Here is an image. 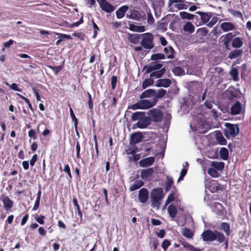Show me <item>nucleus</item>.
<instances>
[{
    "instance_id": "1",
    "label": "nucleus",
    "mask_w": 251,
    "mask_h": 251,
    "mask_svg": "<svg viewBox=\"0 0 251 251\" xmlns=\"http://www.w3.org/2000/svg\"><path fill=\"white\" fill-rule=\"evenodd\" d=\"M202 240L204 242H213L216 240L219 243H224L225 248L228 247V238L223 233L217 230L214 231L207 229L203 231L201 234Z\"/></svg>"
},
{
    "instance_id": "2",
    "label": "nucleus",
    "mask_w": 251,
    "mask_h": 251,
    "mask_svg": "<svg viewBox=\"0 0 251 251\" xmlns=\"http://www.w3.org/2000/svg\"><path fill=\"white\" fill-rule=\"evenodd\" d=\"M164 195L162 188L159 187L152 189L151 193V206L153 208H159Z\"/></svg>"
},
{
    "instance_id": "3",
    "label": "nucleus",
    "mask_w": 251,
    "mask_h": 251,
    "mask_svg": "<svg viewBox=\"0 0 251 251\" xmlns=\"http://www.w3.org/2000/svg\"><path fill=\"white\" fill-rule=\"evenodd\" d=\"M141 36L140 44L143 48L150 50L154 48V36L152 33L146 32L141 34Z\"/></svg>"
},
{
    "instance_id": "4",
    "label": "nucleus",
    "mask_w": 251,
    "mask_h": 251,
    "mask_svg": "<svg viewBox=\"0 0 251 251\" xmlns=\"http://www.w3.org/2000/svg\"><path fill=\"white\" fill-rule=\"evenodd\" d=\"M226 128L224 130L225 136L228 139L230 137H234L239 132V126L238 125H233L230 123L225 124Z\"/></svg>"
},
{
    "instance_id": "5",
    "label": "nucleus",
    "mask_w": 251,
    "mask_h": 251,
    "mask_svg": "<svg viewBox=\"0 0 251 251\" xmlns=\"http://www.w3.org/2000/svg\"><path fill=\"white\" fill-rule=\"evenodd\" d=\"M148 114L151 122L157 123L162 121L163 119V115L161 111L157 108L150 110Z\"/></svg>"
},
{
    "instance_id": "6",
    "label": "nucleus",
    "mask_w": 251,
    "mask_h": 251,
    "mask_svg": "<svg viewBox=\"0 0 251 251\" xmlns=\"http://www.w3.org/2000/svg\"><path fill=\"white\" fill-rule=\"evenodd\" d=\"M0 200L2 201L3 208L7 212L11 211L13 207L14 201L7 196L2 194L0 197Z\"/></svg>"
},
{
    "instance_id": "7",
    "label": "nucleus",
    "mask_w": 251,
    "mask_h": 251,
    "mask_svg": "<svg viewBox=\"0 0 251 251\" xmlns=\"http://www.w3.org/2000/svg\"><path fill=\"white\" fill-rule=\"evenodd\" d=\"M151 124V122L150 121V118L149 117V116H147L146 115V113H145L144 116H143L141 119H140V121L133 125V128H145L148 127V126H149Z\"/></svg>"
},
{
    "instance_id": "8",
    "label": "nucleus",
    "mask_w": 251,
    "mask_h": 251,
    "mask_svg": "<svg viewBox=\"0 0 251 251\" xmlns=\"http://www.w3.org/2000/svg\"><path fill=\"white\" fill-rule=\"evenodd\" d=\"M101 10L106 13H111L113 12L115 7L109 3L107 0H97Z\"/></svg>"
},
{
    "instance_id": "9",
    "label": "nucleus",
    "mask_w": 251,
    "mask_h": 251,
    "mask_svg": "<svg viewBox=\"0 0 251 251\" xmlns=\"http://www.w3.org/2000/svg\"><path fill=\"white\" fill-rule=\"evenodd\" d=\"M126 17L134 20L140 21L146 18V14L142 11H138L133 9L130 11L129 15H127Z\"/></svg>"
},
{
    "instance_id": "10",
    "label": "nucleus",
    "mask_w": 251,
    "mask_h": 251,
    "mask_svg": "<svg viewBox=\"0 0 251 251\" xmlns=\"http://www.w3.org/2000/svg\"><path fill=\"white\" fill-rule=\"evenodd\" d=\"M163 64L158 62H152L149 65H146L143 67V70L145 71L146 74H149L152 71L162 69Z\"/></svg>"
},
{
    "instance_id": "11",
    "label": "nucleus",
    "mask_w": 251,
    "mask_h": 251,
    "mask_svg": "<svg viewBox=\"0 0 251 251\" xmlns=\"http://www.w3.org/2000/svg\"><path fill=\"white\" fill-rule=\"evenodd\" d=\"M234 35L231 32L222 35L220 40L223 44V48L226 50H229V43L232 40Z\"/></svg>"
},
{
    "instance_id": "12",
    "label": "nucleus",
    "mask_w": 251,
    "mask_h": 251,
    "mask_svg": "<svg viewBox=\"0 0 251 251\" xmlns=\"http://www.w3.org/2000/svg\"><path fill=\"white\" fill-rule=\"evenodd\" d=\"M242 110V105L239 101H236L231 105L230 108V113L232 115L241 114Z\"/></svg>"
},
{
    "instance_id": "13",
    "label": "nucleus",
    "mask_w": 251,
    "mask_h": 251,
    "mask_svg": "<svg viewBox=\"0 0 251 251\" xmlns=\"http://www.w3.org/2000/svg\"><path fill=\"white\" fill-rule=\"evenodd\" d=\"M144 136L140 131L132 133L130 135V144L135 145L142 141Z\"/></svg>"
},
{
    "instance_id": "14",
    "label": "nucleus",
    "mask_w": 251,
    "mask_h": 251,
    "mask_svg": "<svg viewBox=\"0 0 251 251\" xmlns=\"http://www.w3.org/2000/svg\"><path fill=\"white\" fill-rule=\"evenodd\" d=\"M140 108L142 109H149L154 106L156 103V100L152 101L147 100H143L139 101Z\"/></svg>"
},
{
    "instance_id": "15",
    "label": "nucleus",
    "mask_w": 251,
    "mask_h": 251,
    "mask_svg": "<svg viewBox=\"0 0 251 251\" xmlns=\"http://www.w3.org/2000/svg\"><path fill=\"white\" fill-rule=\"evenodd\" d=\"M149 199V192L146 188L141 189L139 191L138 200L143 203H146Z\"/></svg>"
},
{
    "instance_id": "16",
    "label": "nucleus",
    "mask_w": 251,
    "mask_h": 251,
    "mask_svg": "<svg viewBox=\"0 0 251 251\" xmlns=\"http://www.w3.org/2000/svg\"><path fill=\"white\" fill-rule=\"evenodd\" d=\"M155 161L154 157H149L145 159H141L139 162V165L141 167L145 168L151 166Z\"/></svg>"
},
{
    "instance_id": "17",
    "label": "nucleus",
    "mask_w": 251,
    "mask_h": 251,
    "mask_svg": "<svg viewBox=\"0 0 251 251\" xmlns=\"http://www.w3.org/2000/svg\"><path fill=\"white\" fill-rule=\"evenodd\" d=\"M179 242L183 246L184 248L189 251H202L201 249L194 247L193 245L186 242L184 239L179 240Z\"/></svg>"
},
{
    "instance_id": "18",
    "label": "nucleus",
    "mask_w": 251,
    "mask_h": 251,
    "mask_svg": "<svg viewBox=\"0 0 251 251\" xmlns=\"http://www.w3.org/2000/svg\"><path fill=\"white\" fill-rule=\"evenodd\" d=\"M196 13L201 16V19L204 24L207 23L212 17V12L205 13L201 11H197Z\"/></svg>"
},
{
    "instance_id": "19",
    "label": "nucleus",
    "mask_w": 251,
    "mask_h": 251,
    "mask_svg": "<svg viewBox=\"0 0 251 251\" xmlns=\"http://www.w3.org/2000/svg\"><path fill=\"white\" fill-rule=\"evenodd\" d=\"M223 189V187L218 183L217 180H213L211 182L209 190L212 193H215Z\"/></svg>"
},
{
    "instance_id": "20",
    "label": "nucleus",
    "mask_w": 251,
    "mask_h": 251,
    "mask_svg": "<svg viewBox=\"0 0 251 251\" xmlns=\"http://www.w3.org/2000/svg\"><path fill=\"white\" fill-rule=\"evenodd\" d=\"M154 173V170L152 168H149L146 169H143L141 171V177L142 179H147L151 177Z\"/></svg>"
},
{
    "instance_id": "21",
    "label": "nucleus",
    "mask_w": 251,
    "mask_h": 251,
    "mask_svg": "<svg viewBox=\"0 0 251 251\" xmlns=\"http://www.w3.org/2000/svg\"><path fill=\"white\" fill-rule=\"evenodd\" d=\"M171 84V81L169 78L159 79L156 81L155 86L160 87H168Z\"/></svg>"
},
{
    "instance_id": "22",
    "label": "nucleus",
    "mask_w": 251,
    "mask_h": 251,
    "mask_svg": "<svg viewBox=\"0 0 251 251\" xmlns=\"http://www.w3.org/2000/svg\"><path fill=\"white\" fill-rule=\"evenodd\" d=\"M129 7L127 5H123L120 7L116 11V15L118 19L123 18L125 15V13L128 10Z\"/></svg>"
},
{
    "instance_id": "23",
    "label": "nucleus",
    "mask_w": 251,
    "mask_h": 251,
    "mask_svg": "<svg viewBox=\"0 0 251 251\" xmlns=\"http://www.w3.org/2000/svg\"><path fill=\"white\" fill-rule=\"evenodd\" d=\"M141 39V34H128V39L129 41L133 44H137L140 42Z\"/></svg>"
},
{
    "instance_id": "24",
    "label": "nucleus",
    "mask_w": 251,
    "mask_h": 251,
    "mask_svg": "<svg viewBox=\"0 0 251 251\" xmlns=\"http://www.w3.org/2000/svg\"><path fill=\"white\" fill-rule=\"evenodd\" d=\"M220 27L224 32L232 30L235 29L234 25L232 23L224 22L220 25Z\"/></svg>"
},
{
    "instance_id": "25",
    "label": "nucleus",
    "mask_w": 251,
    "mask_h": 251,
    "mask_svg": "<svg viewBox=\"0 0 251 251\" xmlns=\"http://www.w3.org/2000/svg\"><path fill=\"white\" fill-rule=\"evenodd\" d=\"M156 91L154 89H149L144 91L140 96V98L143 99L146 98H151L155 95Z\"/></svg>"
},
{
    "instance_id": "26",
    "label": "nucleus",
    "mask_w": 251,
    "mask_h": 251,
    "mask_svg": "<svg viewBox=\"0 0 251 251\" xmlns=\"http://www.w3.org/2000/svg\"><path fill=\"white\" fill-rule=\"evenodd\" d=\"M243 50L241 49H235L230 51L228 55V58L230 59L236 58L242 55Z\"/></svg>"
},
{
    "instance_id": "27",
    "label": "nucleus",
    "mask_w": 251,
    "mask_h": 251,
    "mask_svg": "<svg viewBox=\"0 0 251 251\" xmlns=\"http://www.w3.org/2000/svg\"><path fill=\"white\" fill-rule=\"evenodd\" d=\"M144 185V182L142 180H137L135 181V182L130 185L129 190L130 191H134L136 190H137L140 188Z\"/></svg>"
},
{
    "instance_id": "28",
    "label": "nucleus",
    "mask_w": 251,
    "mask_h": 251,
    "mask_svg": "<svg viewBox=\"0 0 251 251\" xmlns=\"http://www.w3.org/2000/svg\"><path fill=\"white\" fill-rule=\"evenodd\" d=\"M166 69L163 68L161 69L154 71L150 73V76L151 78L156 77V78H160L165 73Z\"/></svg>"
},
{
    "instance_id": "29",
    "label": "nucleus",
    "mask_w": 251,
    "mask_h": 251,
    "mask_svg": "<svg viewBox=\"0 0 251 251\" xmlns=\"http://www.w3.org/2000/svg\"><path fill=\"white\" fill-rule=\"evenodd\" d=\"M168 211L170 216L173 219H174L176 217V216L177 214V207L173 204H170L168 206Z\"/></svg>"
},
{
    "instance_id": "30",
    "label": "nucleus",
    "mask_w": 251,
    "mask_h": 251,
    "mask_svg": "<svg viewBox=\"0 0 251 251\" xmlns=\"http://www.w3.org/2000/svg\"><path fill=\"white\" fill-rule=\"evenodd\" d=\"M243 42L242 39L240 37H235L232 40L231 45L235 48H240L242 47Z\"/></svg>"
},
{
    "instance_id": "31",
    "label": "nucleus",
    "mask_w": 251,
    "mask_h": 251,
    "mask_svg": "<svg viewBox=\"0 0 251 251\" xmlns=\"http://www.w3.org/2000/svg\"><path fill=\"white\" fill-rule=\"evenodd\" d=\"M165 191L166 192L169 191L174 183L173 178L172 176H166Z\"/></svg>"
},
{
    "instance_id": "32",
    "label": "nucleus",
    "mask_w": 251,
    "mask_h": 251,
    "mask_svg": "<svg viewBox=\"0 0 251 251\" xmlns=\"http://www.w3.org/2000/svg\"><path fill=\"white\" fill-rule=\"evenodd\" d=\"M68 105L70 107L69 111H70V116L71 117L72 121L74 123V127H75V130L77 134H78V130H77V125H78V120L76 118V117H75V116L74 113V111L73 110V109L71 108V105L69 103L68 104Z\"/></svg>"
},
{
    "instance_id": "33",
    "label": "nucleus",
    "mask_w": 251,
    "mask_h": 251,
    "mask_svg": "<svg viewBox=\"0 0 251 251\" xmlns=\"http://www.w3.org/2000/svg\"><path fill=\"white\" fill-rule=\"evenodd\" d=\"M164 51L167 54V57L169 59L174 58L175 50L171 46H169L164 48Z\"/></svg>"
},
{
    "instance_id": "34",
    "label": "nucleus",
    "mask_w": 251,
    "mask_h": 251,
    "mask_svg": "<svg viewBox=\"0 0 251 251\" xmlns=\"http://www.w3.org/2000/svg\"><path fill=\"white\" fill-rule=\"evenodd\" d=\"M179 15L182 19L192 20L194 19L195 17L198 18L197 16L185 11L180 12Z\"/></svg>"
},
{
    "instance_id": "35",
    "label": "nucleus",
    "mask_w": 251,
    "mask_h": 251,
    "mask_svg": "<svg viewBox=\"0 0 251 251\" xmlns=\"http://www.w3.org/2000/svg\"><path fill=\"white\" fill-rule=\"evenodd\" d=\"M220 228L223 230L226 236H229L230 229L229 224L227 223L223 222L220 224Z\"/></svg>"
},
{
    "instance_id": "36",
    "label": "nucleus",
    "mask_w": 251,
    "mask_h": 251,
    "mask_svg": "<svg viewBox=\"0 0 251 251\" xmlns=\"http://www.w3.org/2000/svg\"><path fill=\"white\" fill-rule=\"evenodd\" d=\"M194 25L190 22H187L184 25L183 29L184 31L188 32L189 33H192L195 31Z\"/></svg>"
},
{
    "instance_id": "37",
    "label": "nucleus",
    "mask_w": 251,
    "mask_h": 251,
    "mask_svg": "<svg viewBox=\"0 0 251 251\" xmlns=\"http://www.w3.org/2000/svg\"><path fill=\"white\" fill-rule=\"evenodd\" d=\"M229 151L226 148H222L220 151V155L221 158L224 160H226L228 158Z\"/></svg>"
},
{
    "instance_id": "38",
    "label": "nucleus",
    "mask_w": 251,
    "mask_h": 251,
    "mask_svg": "<svg viewBox=\"0 0 251 251\" xmlns=\"http://www.w3.org/2000/svg\"><path fill=\"white\" fill-rule=\"evenodd\" d=\"M224 163L222 162H218L216 161L212 162L211 164V166L217 171H222L224 168Z\"/></svg>"
},
{
    "instance_id": "39",
    "label": "nucleus",
    "mask_w": 251,
    "mask_h": 251,
    "mask_svg": "<svg viewBox=\"0 0 251 251\" xmlns=\"http://www.w3.org/2000/svg\"><path fill=\"white\" fill-rule=\"evenodd\" d=\"M184 236L188 238H192L194 235V233L188 228H184L182 232Z\"/></svg>"
},
{
    "instance_id": "40",
    "label": "nucleus",
    "mask_w": 251,
    "mask_h": 251,
    "mask_svg": "<svg viewBox=\"0 0 251 251\" xmlns=\"http://www.w3.org/2000/svg\"><path fill=\"white\" fill-rule=\"evenodd\" d=\"M145 112H136L132 114L131 116V119L133 121H135L138 120L140 121V119L144 116Z\"/></svg>"
},
{
    "instance_id": "41",
    "label": "nucleus",
    "mask_w": 251,
    "mask_h": 251,
    "mask_svg": "<svg viewBox=\"0 0 251 251\" xmlns=\"http://www.w3.org/2000/svg\"><path fill=\"white\" fill-rule=\"evenodd\" d=\"M172 72L175 75H178V76L181 75L185 74V71H184V69L180 66H177V67H175L172 70Z\"/></svg>"
},
{
    "instance_id": "42",
    "label": "nucleus",
    "mask_w": 251,
    "mask_h": 251,
    "mask_svg": "<svg viewBox=\"0 0 251 251\" xmlns=\"http://www.w3.org/2000/svg\"><path fill=\"white\" fill-rule=\"evenodd\" d=\"M153 83V80L151 77L150 78L145 79L142 83V89H145L147 87L152 85Z\"/></svg>"
},
{
    "instance_id": "43",
    "label": "nucleus",
    "mask_w": 251,
    "mask_h": 251,
    "mask_svg": "<svg viewBox=\"0 0 251 251\" xmlns=\"http://www.w3.org/2000/svg\"><path fill=\"white\" fill-rule=\"evenodd\" d=\"M230 75L232 76V79L235 81H237L239 80L238 77L239 73L236 68H233L229 72Z\"/></svg>"
},
{
    "instance_id": "44",
    "label": "nucleus",
    "mask_w": 251,
    "mask_h": 251,
    "mask_svg": "<svg viewBox=\"0 0 251 251\" xmlns=\"http://www.w3.org/2000/svg\"><path fill=\"white\" fill-rule=\"evenodd\" d=\"M216 137L219 144L221 145H226V140L221 133L217 134Z\"/></svg>"
},
{
    "instance_id": "45",
    "label": "nucleus",
    "mask_w": 251,
    "mask_h": 251,
    "mask_svg": "<svg viewBox=\"0 0 251 251\" xmlns=\"http://www.w3.org/2000/svg\"><path fill=\"white\" fill-rule=\"evenodd\" d=\"M165 58V55L163 53H154L151 55V60L156 61L157 60L164 59Z\"/></svg>"
},
{
    "instance_id": "46",
    "label": "nucleus",
    "mask_w": 251,
    "mask_h": 251,
    "mask_svg": "<svg viewBox=\"0 0 251 251\" xmlns=\"http://www.w3.org/2000/svg\"><path fill=\"white\" fill-rule=\"evenodd\" d=\"M166 94V91L163 89H160L158 90L157 94H155V97L153 100H157L163 98Z\"/></svg>"
},
{
    "instance_id": "47",
    "label": "nucleus",
    "mask_w": 251,
    "mask_h": 251,
    "mask_svg": "<svg viewBox=\"0 0 251 251\" xmlns=\"http://www.w3.org/2000/svg\"><path fill=\"white\" fill-rule=\"evenodd\" d=\"M207 173L208 175L212 177L217 178L219 176V174L218 172V171L213 168L208 169Z\"/></svg>"
},
{
    "instance_id": "48",
    "label": "nucleus",
    "mask_w": 251,
    "mask_h": 251,
    "mask_svg": "<svg viewBox=\"0 0 251 251\" xmlns=\"http://www.w3.org/2000/svg\"><path fill=\"white\" fill-rule=\"evenodd\" d=\"M228 12L233 16L239 17L241 19H243L242 13L239 11H236L233 9H228Z\"/></svg>"
},
{
    "instance_id": "49",
    "label": "nucleus",
    "mask_w": 251,
    "mask_h": 251,
    "mask_svg": "<svg viewBox=\"0 0 251 251\" xmlns=\"http://www.w3.org/2000/svg\"><path fill=\"white\" fill-rule=\"evenodd\" d=\"M47 67L50 69L52 70V71L54 72V74L57 75L59 72L61 71L62 69V67L61 65L57 66H52L51 65H48Z\"/></svg>"
},
{
    "instance_id": "50",
    "label": "nucleus",
    "mask_w": 251,
    "mask_h": 251,
    "mask_svg": "<svg viewBox=\"0 0 251 251\" xmlns=\"http://www.w3.org/2000/svg\"><path fill=\"white\" fill-rule=\"evenodd\" d=\"M81 18L78 21L75 22L73 24H68L67 26L70 28H73L75 27L78 26L80 24H82L83 23V16L82 15V13H81Z\"/></svg>"
},
{
    "instance_id": "51",
    "label": "nucleus",
    "mask_w": 251,
    "mask_h": 251,
    "mask_svg": "<svg viewBox=\"0 0 251 251\" xmlns=\"http://www.w3.org/2000/svg\"><path fill=\"white\" fill-rule=\"evenodd\" d=\"M147 23L149 25H152L154 23V19L152 16L150 9L147 11Z\"/></svg>"
},
{
    "instance_id": "52",
    "label": "nucleus",
    "mask_w": 251,
    "mask_h": 251,
    "mask_svg": "<svg viewBox=\"0 0 251 251\" xmlns=\"http://www.w3.org/2000/svg\"><path fill=\"white\" fill-rule=\"evenodd\" d=\"M63 171L67 174L69 180H72L73 176L71 174V169L69 164H66L64 166Z\"/></svg>"
},
{
    "instance_id": "53",
    "label": "nucleus",
    "mask_w": 251,
    "mask_h": 251,
    "mask_svg": "<svg viewBox=\"0 0 251 251\" xmlns=\"http://www.w3.org/2000/svg\"><path fill=\"white\" fill-rule=\"evenodd\" d=\"M175 191H172L171 193L168 195L167 200L166 201V204H168L170 202L175 200Z\"/></svg>"
},
{
    "instance_id": "54",
    "label": "nucleus",
    "mask_w": 251,
    "mask_h": 251,
    "mask_svg": "<svg viewBox=\"0 0 251 251\" xmlns=\"http://www.w3.org/2000/svg\"><path fill=\"white\" fill-rule=\"evenodd\" d=\"M214 206L216 207H218L219 206L221 209V210H219L217 211V214L219 215H224V207H223V205L220 203V202H215L214 203Z\"/></svg>"
},
{
    "instance_id": "55",
    "label": "nucleus",
    "mask_w": 251,
    "mask_h": 251,
    "mask_svg": "<svg viewBox=\"0 0 251 251\" xmlns=\"http://www.w3.org/2000/svg\"><path fill=\"white\" fill-rule=\"evenodd\" d=\"M45 218V216H44V215H36L35 217V219L36 220V221L41 224V225H43L44 224L45 222H44V219Z\"/></svg>"
},
{
    "instance_id": "56",
    "label": "nucleus",
    "mask_w": 251,
    "mask_h": 251,
    "mask_svg": "<svg viewBox=\"0 0 251 251\" xmlns=\"http://www.w3.org/2000/svg\"><path fill=\"white\" fill-rule=\"evenodd\" d=\"M28 136L30 138L35 140L37 137L36 130L32 128L30 129L28 132Z\"/></svg>"
},
{
    "instance_id": "57",
    "label": "nucleus",
    "mask_w": 251,
    "mask_h": 251,
    "mask_svg": "<svg viewBox=\"0 0 251 251\" xmlns=\"http://www.w3.org/2000/svg\"><path fill=\"white\" fill-rule=\"evenodd\" d=\"M171 242L167 239H165L161 244V247L164 251H167L168 248L170 246Z\"/></svg>"
},
{
    "instance_id": "58",
    "label": "nucleus",
    "mask_w": 251,
    "mask_h": 251,
    "mask_svg": "<svg viewBox=\"0 0 251 251\" xmlns=\"http://www.w3.org/2000/svg\"><path fill=\"white\" fill-rule=\"evenodd\" d=\"M6 84L7 85H8L9 86L10 88L12 90H13L14 91H17L18 92L22 91V90L21 88H19L18 84L15 83H13L12 84L9 85L8 83L6 82Z\"/></svg>"
},
{
    "instance_id": "59",
    "label": "nucleus",
    "mask_w": 251,
    "mask_h": 251,
    "mask_svg": "<svg viewBox=\"0 0 251 251\" xmlns=\"http://www.w3.org/2000/svg\"><path fill=\"white\" fill-rule=\"evenodd\" d=\"M92 24L94 30L93 38H95L97 36L98 30H99V28L97 24L94 22V20H92Z\"/></svg>"
},
{
    "instance_id": "60",
    "label": "nucleus",
    "mask_w": 251,
    "mask_h": 251,
    "mask_svg": "<svg viewBox=\"0 0 251 251\" xmlns=\"http://www.w3.org/2000/svg\"><path fill=\"white\" fill-rule=\"evenodd\" d=\"M111 87L113 90H114L116 87V84L117 82V77L115 75H113L111 77Z\"/></svg>"
},
{
    "instance_id": "61",
    "label": "nucleus",
    "mask_w": 251,
    "mask_h": 251,
    "mask_svg": "<svg viewBox=\"0 0 251 251\" xmlns=\"http://www.w3.org/2000/svg\"><path fill=\"white\" fill-rule=\"evenodd\" d=\"M152 244L153 251H155V250L157 249V247L159 245V241L157 239H153L151 242Z\"/></svg>"
},
{
    "instance_id": "62",
    "label": "nucleus",
    "mask_w": 251,
    "mask_h": 251,
    "mask_svg": "<svg viewBox=\"0 0 251 251\" xmlns=\"http://www.w3.org/2000/svg\"><path fill=\"white\" fill-rule=\"evenodd\" d=\"M137 148L136 147H134V148H128L126 150V153L127 154H132L134 155L136 153Z\"/></svg>"
},
{
    "instance_id": "63",
    "label": "nucleus",
    "mask_w": 251,
    "mask_h": 251,
    "mask_svg": "<svg viewBox=\"0 0 251 251\" xmlns=\"http://www.w3.org/2000/svg\"><path fill=\"white\" fill-rule=\"evenodd\" d=\"M186 165L184 166L183 168L181 170L180 175L183 176H185V175L187 174V170L189 167V164L187 162H185Z\"/></svg>"
},
{
    "instance_id": "64",
    "label": "nucleus",
    "mask_w": 251,
    "mask_h": 251,
    "mask_svg": "<svg viewBox=\"0 0 251 251\" xmlns=\"http://www.w3.org/2000/svg\"><path fill=\"white\" fill-rule=\"evenodd\" d=\"M218 21V18L216 17H214L212 18L211 20L209 23H208L207 25L209 27H211L214 25Z\"/></svg>"
}]
</instances>
